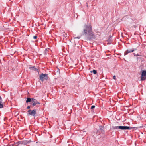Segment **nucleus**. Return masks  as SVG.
Masks as SVG:
<instances>
[{
	"mask_svg": "<svg viewBox=\"0 0 146 146\" xmlns=\"http://www.w3.org/2000/svg\"><path fill=\"white\" fill-rule=\"evenodd\" d=\"M40 79L42 81H43L44 80H48V75L46 74H42L39 76Z\"/></svg>",
	"mask_w": 146,
	"mask_h": 146,
	"instance_id": "f03ea898",
	"label": "nucleus"
},
{
	"mask_svg": "<svg viewBox=\"0 0 146 146\" xmlns=\"http://www.w3.org/2000/svg\"><path fill=\"white\" fill-rule=\"evenodd\" d=\"M95 107V106L94 105H93L91 107V109H94Z\"/></svg>",
	"mask_w": 146,
	"mask_h": 146,
	"instance_id": "2eb2a0df",
	"label": "nucleus"
},
{
	"mask_svg": "<svg viewBox=\"0 0 146 146\" xmlns=\"http://www.w3.org/2000/svg\"><path fill=\"white\" fill-rule=\"evenodd\" d=\"M67 33H64L63 34V35L64 36V37H67V36H66Z\"/></svg>",
	"mask_w": 146,
	"mask_h": 146,
	"instance_id": "f3484780",
	"label": "nucleus"
},
{
	"mask_svg": "<svg viewBox=\"0 0 146 146\" xmlns=\"http://www.w3.org/2000/svg\"><path fill=\"white\" fill-rule=\"evenodd\" d=\"M33 38L35 39H36L37 38V36H35L33 37Z\"/></svg>",
	"mask_w": 146,
	"mask_h": 146,
	"instance_id": "dca6fc26",
	"label": "nucleus"
},
{
	"mask_svg": "<svg viewBox=\"0 0 146 146\" xmlns=\"http://www.w3.org/2000/svg\"><path fill=\"white\" fill-rule=\"evenodd\" d=\"M119 129L121 130H125V126H119Z\"/></svg>",
	"mask_w": 146,
	"mask_h": 146,
	"instance_id": "9d476101",
	"label": "nucleus"
},
{
	"mask_svg": "<svg viewBox=\"0 0 146 146\" xmlns=\"http://www.w3.org/2000/svg\"><path fill=\"white\" fill-rule=\"evenodd\" d=\"M3 107V104L2 102H0V108H2Z\"/></svg>",
	"mask_w": 146,
	"mask_h": 146,
	"instance_id": "ddd939ff",
	"label": "nucleus"
},
{
	"mask_svg": "<svg viewBox=\"0 0 146 146\" xmlns=\"http://www.w3.org/2000/svg\"><path fill=\"white\" fill-rule=\"evenodd\" d=\"M19 113V112L17 111V112H16L15 114H16V115H17Z\"/></svg>",
	"mask_w": 146,
	"mask_h": 146,
	"instance_id": "412c9836",
	"label": "nucleus"
},
{
	"mask_svg": "<svg viewBox=\"0 0 146 146\" xmlns=\"http://www.w3.org/2000/svg\"><path fill=\"white\" fill-rule=\"evenodd\" d=\"M29 69L32 70L37 71L38 72V70L36 68H35V66H30L29 67Z\"/></svg>",
	"mask_w": 146,
	"mask_h": 146,
	"instance_id": "0eeeda50",
	"label": "nucleus"
},
{
	"mask_svg": "<svg viewBox=\"0 0 146 146\" xmlns=\"http://www.w3.org/2000/svg\"><path fill=\"white\" fill-rule=\"evenodd\" d=\"M112 128L113 129H119V126H113L112 127Z\"/></svg>",
	"mask_w": 146,
	"mask_h": 146,
	"instance_id": "f8f14e48",
	"label": "nucleus"
},
{
	"mask_svg": "<svg viewBox=\"0 0 146 146\" xmlns=\"http://www.w3.org/2000/svg\"><path fill=\"white\" fill-rule=\"evenodd\" d=\"M83 132V133H85L86 132V131L84 129H83L81 133Z\"/></svg>",
	"mask_w": 146,
	"mask_h": 146,
	"instance_id": "6ab92c4d",
	"label": "nucleus"
},
{
	"mask_svg": "<svg viewBox=\"0 0 146 146\" xmlns=\"http://www.w3.org/2000/svg\"><path fill=\"white\" fill-rule=\"evenodd\" d=\"M136 49H134V48H133L132 49H130L129 50H127L124 53V55H127L129 53H131L133 52L135 50H136Z\"/></svg>",
	"mask_w": 146,
	"mask_h": 146,
	"instance_id": "423d86ee",
	"label": "nucleus"
},
{
	"mask_svg": "<svg viewBox=\"0 0 146 146\" xmlns=\"http://www.w3.org/2000/svg\"><path fill=\"white\" fill-rule=\"evenodd\" d=\"M31 104V106L33 107L38 104H40V103L36 99L32 98Z\"/></svg>",
	"mask_w": 146,
	"mask_h": 146,
	"instance_id": "7ed1b4c3",
	"label": "nucleus"
},
{
	"mask_svg": "<svg viewBox=\"0 0 146 146\" xmlns=\"http://www.w3.org/2000/svg\"><path fill=\"white\" fill-rule=\"evenodd\" d=\"M86 28L84 30V35H87L88 38H91L92 36V30L90 25H85Z\"/></svg>",
	"mask_w": 146,
	"mask_h": 146,
	"instance_id": "f257e3e1",
	"label": "nucleus"
},
{
	"mask_svg": "<svg viewBox=\"0 0 146 146\" xmlns=\"http://www.w3.org/2000/svg\"><path fill=\"white\" fill-rule=\"evenodd\" d=\"M141 80H143L146 79V71L143 70L142 72Z\"/></svg>",
	"mask_w": 146,
	"mask_h": 146,
	"instance_id": "20e7f679",
	"label": "nucleus"
},
{
	"mask_svg": "<svg viewBox=\"0 0 146 146\" xmlns=\"http://www.w3.org/2000/svg\"><path fill=\"white\" fill-rule=\"evenodd\" d=\"M32 101V98L31 99L30 98H27V100H26V102L27 103H28L29 102H31Z\"/></svg>",
	"mask_w": 146,
	"mask_h": 146,
	"instance_id": "1a4fd4ad",
	"label": "nucleus"
},
{
	"mask_svg": "<svg viewBox=\"0 0 146 146\" xmlns=\"http://www.w3.org/2000/svg\"><path fill=\"white\" fill-rule=\"evenodd\" d=\"M30 107H31V106H27V109H30Z\"/></svg>",
	"mask_w": 146,
	"mask_h": 146,
	"instance_id": "5701e85b",
	"label": "nucleus"
},
{
	"mask_svg": "<svg viewBox=\"0 0 146 146\" xmlns=\"http://www.w3.org/2000/svg\"><path fill=\"white\" fill-rule=\"evenodd\" d=\"M90 106V105H89L88 106V107H89Z\"/></svg>",
	"mask_w": 146,
	"mask_h": 146,
	"instance_id": "b1692460",
	"label": "nucleus"
},
{
	"mask_svg": "<svg viewBox=\"0 0 146 146\" xmlns=\"http://www.w3.org/2000/svg\"><path fill=\"white\" fill-rule=\"evenodd\" d=\"M133 128V127L125 126V130L131 129Z\"/></svg>",
	"mask_w": 146,
	"mask_h": 146,
	"instance_id": "9b49d317",
	"label": "nucleus"
},
{
	"mask_svg": "<svg viewBox=\"0 0 146 146\" xmlns=\"http://www.w3.org/2000/svg\"><path fill=\"white\" fill-rule=\"evenodd\" d=\"M80 36H78V37H75L74 38V39H80Z\"/></svg>",
	"mask_w": 146,
	"mask_h": 146,
	"instance_id": "a211bd4d",
	"label": "nucleus"
},
{
	"mask_svg": "<svg viewBox=\"0 0 146 146\" xmlns=\"http://www.w3.org/2000/svg\"><path fill=\"white\" fill-rule=\"evenodd\" d=\"M28 115H31L33 116L34 117L35 116V114H36V110H28Z\"/></svg>",
	"mask_w": 146,
	"mask_h": 146,
	"instance_id": "39448f33",
	"label": "nucleus"
},
{
	"mask_svg": "<svg viewBox=\"0 0 146 146\" xmlns=\"http://www.w3.org/2000/svg\"><path fill=\"white\" fill-rule=\"evenodd\" d=\"M113 79H114L115 80H116V76L115 75L113 76Z\"/></svg>",
	"mask_w": 146,
	"mask_h": 146,
	"instance_id": "aec40b11",
	"label": "nucleus"
},
{
	"mask_svg": "<svg viewBox=\"0 0 146 146\" xmlns=\"http://www.w3.org/2000/svg\"><path fill=\"white\" fill-rule=\"evenodd\" d=\"M2 99L1 97L0 96V102H2Z\"/></svg>",
	"mask_w": 146,
	"mask_h": 146,
	"instance_id": "4be33fe9",
	"label": "nucleus"
},
{
	"mask_svg": "<svg viewBox=\"0 0 146 146\" xmlns=\"http://www.w3.org/2000/svg\"><path fill=\"white\" fill-rule=\"evenodd\" d=\"M137 56H139V55H138V54H137Z\"/></svg>",
	"mask_w": 146,
	"mask_h": 146,
	"instance_id": "393cba45",
	"label": "nucleus"
},
{
	"mask_svg": "<svg viewBox=\"0 0 146 146\" xmlns=\"http://www.w3.org/2000/svg\"><path fill=\"white\" fill-rule=\"evenodd\" d=\"M93 73H94V74H96L97 73V71H96V70H93Z\"/></svg>",
	"mask_w": 146,
	"mask_h": 146,
	"instance_id": "4468645a",
	"label": "nucleus"
},
{
	"mask_svg": "<svg viewBox=\"0 0 146 146\" xmlns=\"http://www.w3.org/2000/svg\"><path fill=\"white\" fill-rule=\"evenodd\" d=\"M102 127H101L100 128V129L98 130L97 131L96 134H98V135H99L100 133H101L103 131V130L102 129Z\"/></svg>",
	"mask_w": 146,
	"mask_h": 146,
	"instance_id": "6e6552de",
	"label": "nucleus"
}]
</instances>
